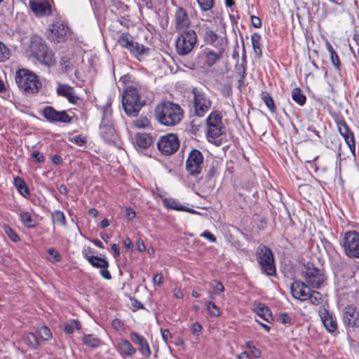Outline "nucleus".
Wrapping results in <instances>:
<instances>
[{
	"instance_id": "1",
	"label": "nucleus",
	"mask_w": 359,
	"mask_h": 359,
	"mask_svg": "<svg viewBox=\"0 0 359 359\" xmlns=\"http://www.w3.org/2000/svg\"><path fill=\"white\" fill-rule=\"evenodd\" d=\"M341 318L350 344H359V308L354 304H347L341 311Z\"/></svg>"
},
{
	"instance_id": "44",
	"label": "nucleus",
	"mask_w": 359,
	"mask_h": 359,
	"mask_svg": "<svg viewBox=\"0 0 359 359\" xmlns=\"http://www.w3.org/2000/svg\"><path fill=\"white\" fill-rule=\"evenodd\" d=\"M308 299H309L313 304L318 305L322 302V295L317 291L310 290L309 298Z\"/></svg>"
},
{
	"instance_id": "34",
	"label": "nucleus",
	"mask_w": 359,
	"mask_h": 359,
	"mask_svg": "<svg viewBox=\"0 0 359 359\" xmlns=\"http://www.w3.org/2000/svg\"><path fill=\"white\" fill-rule=\"evenodd\" d=\"M251 41L255 54L257 57H261L262 55L261 35L259 33L252 34L251 35Z\"/></svg>"
},
{
	"instance_id": "10",
	"label": "nucleus",
	"mask_w": 359,
	"mask_h": 359,
	"mask_svg": "<svg viewBox=\"0 0 359 359\" xmlns=\"http://www.w3.org/2000/svg\"><path fill=\"white\" fill-rule=\"evenodd\" d=\"M343 248L348 257L359 259V233L355 231L346 232L343 237Z\"/></svg>"
},
{
	"instance_id": "6",
	"label": "nucleus",
	"mask_w": 359,
	"mask_h": 359,
	"mask_svg": "<svg viewBox=\"0 0 359 359\" xmlns=\"http://www.w3.org/2000/svg\"><path fill=\"white\" fill-rule=\"evenodd\" d=\"M257 259L262 271L268 276L276 273L273 255L266 246L259 247L257 250Z\"/></svg>"
},
{
	"instance_id": "22",
	"label": "nucleus",
	"mask_w": 359,
	"mask_h": 359,
	"mask_svg": "<svg viewBox=\"0 0 359 359\" xmlns=\"http://www.w3.org/2000/svg\"><path fill=\"white\" fill-rule=\"evenodd\" d=\"M215 49L216 50H212L210 48H205L203 50V53L205 57V64L209 67L215 65L223 56L224 49Z\"/></svg>"
},
{
	"instance_id": "36",
	"label": "nucleus",
	"mask_w": 359,
	"mask_h": 359,
	"mask_svg": "<svg viewBox=\"0 0 359 359\" xmlns=\"http://www.w3.org/2000/svg\"><path fill=\"white\" fill-rule=\"evenodd\" d=\"M135 42L128 33H122L118 38V43L120 46L129 51L131 50Z\"/></svg>"
},
{
	"instance_id": "27",
	"label": "nucleus",
	"mask_w": 359,
	"mask_h": 359,
	"mask_svg": "<svg viewBox=\"0 0 359 359\" xmlns=\"http://www.w3.org/2000/svg\"><path fill=\"white\" fill-rule=\"evenodd\" d=\"M46 48L47 46L41 36L38 35H33L31 37L30 50L34 57Z\"/></svg>"
},
{
	"instance_id": "48",
	"label": "nucleus",
	"mask_w": 359,
	"mask_h": 359,
	"mask_svg": "<svg viewBox=\"0 0 359 359\" xmlns=\"http://www.w3.org/2000/svg\"><path fill=\"white\" fill-rule=\"evenodd\" d=\"M38 333L41 338L44 341H48L52 337L50 329L46 326L40 327L38 330Z\"/></svg>"
},
{
	"instance_id": "25",
	"label": "nucleus",
	"mask_w": 359,
	"mask_h": 359,
	"mask_svg": "<svg viewBox=\"0 0 359 359\" xmlns=\"http://www.w3.org/2000/svg\"><path fill=\"white\" fill-rule=\"evenodd\" d=\"M41 64L51 67L55 64V57L53 52L48 47L34 56Z\"/></svg>"
},
{
	"instance_id": "11",
	"label": "nucleus",
	"mask_w": 359,
	"mask_h": 359,
	"mask_svg": "<svg viewBox=\"0 0 359 359\" xmlns=\"http://www.w3.org/2000/svg\"><path fill=\"white\" fill-rule=\"evenodd\" d=\"M208 131L209 138L216 139L224 133V126L222 121V116L218 111H212L207 118Z\"/></svg>"
},
{
	"instance_id": "40",
	"label": "nucleus",
	"mask_w": 359,
	"mask_h": 359,
	"mask_svg": "<svg viewBox=\"0 0 359 359\" xmlns=\"http://www.w3.org/2000/svg\"><path fill=\"white\" fill-rule=\"evenodd\" d=\"M326 47L330 53V59H331L332 65L337 69H339V65H340V61H339V58L337 53L335 52L334 49L330 43H327Z\"/></svg>"
},
{
	"instance_id": "33",
	"label": "nucleus",
	"mask_w": 359,
	"mask_h": 359,
	"mask_svg": "<svg viewBox=\"0 0 359 359\" xmlns=\"http://www.w3.org/2000/svg\"><path fill=\"white\" fill-rule=\"evenodd\" d=\"M137 145L142 149H147L152 143V138L147 133H137L135 136Z\"/></svg>"
},
{
	"instance_id": "4",
	"label": "nucleus",
	"mask_w": 359,
	"mask_h": 359,
	"mask_svg": "<svg viewBox=\"0 0 359 359\" xmlns=\"http://www.w3.org/2000/svg\"><path fill=\"white\" fill-rule=\"evenodd\" d=\"M15 82L18 88L27 95H35L41 88V83L37 75L25 69L16 72Z\"/></svg>"
},
{
	"instance_id": "45",
	"label": "nucleus",
	"mask_w": 359,
	"mask_h": 359,
	"mask_svg": "<svg viewBox=\"0 0 359 359\" xmlns=\"http://www.w3.org/2000/svg\"><path fill=\"white\" fill-rule=\"evenodd\" d=\"M196 1L203 11L211 10L215 3V0H196Z\"/></svg>"
},
{
	"instance_id": "50",
	"label": "nucleus",
	"mask_w": 359,
	"mask_h": 359,
	"mask_svg": "<svg viewBox=\"0 0 359 359\" xmlns=\"http://www.w3.org/2000/svg\"><path fill=\"white\" fill-rule=\"evenodd\" d=\"M246 347L250 351V353L253 355V356L256 358H259L261 357V351L256 348L255 346L253 345L252 342L250 341H248L245 343Z\"/></svg>"
},
{
	"instance_id": "30",
	"label": "nucleus",
	"mask_w": 359,
	"mask_h": 359,
	"mask_svg": "<svg viewBox=\"0 0 359 359\" xmlns=\"http://www.w3.org/2000/svg\"><path fill=\"white\" fill-rule=\"evenodd\" d=\"M83 255L93 267L99 269L109 267V262L105 259L94 255H88L86 254L85 251H83Z\"/></svg>"
},
{
	"instance_id": "24",
	"label": "nucleus",
	"mask_w": 359,
	"mask_h": 359,
	"mask_svg": "<svg viewBox=\"0 0 359 359\" xmlns=\"http://www.w3.org/2000/svg\"><path fill=\"white\" fill-rule=\"evenodd\" d=\"M337 127L339 133L344 137L348 147L352 150L355 149V141L353 133L350 130L345 121H341L337 123Z\"/></svg>"
},
{
	"instance_id": "26",
	"label": "nucleus",
	"mask_w": 359,
	"mask_h": 359,
	"mask_svg": "<svg viewBox=\"0 0 359 359\" xmlns=\"http://www.w3.org/2000/svg\"><path fill=\"white\" fill-rule=\"evenodd\" d=\"M57 93L59 95L66 97L72 104L76 103L79 100V97L74 93L73 88L68 85H59L57 88Z\"/></svg>"
},
{
	"instance_id": "46",
	"label": "nucleus",
	"mask_w": 359,
	"mask_h": 359,
	"mask_svg": "<svg viewBox=\"0 0 359 359\" xmlns=\"http://www.w3.org/2000/svg\"><path fill=\"white\" fill-rule=\"evenodd\" d=\"M149 120L145 116H140L133 121V125L137 128H147L149 126Z\"/></svg>"
},
{
	"instance_id": "35",
	"label": "nucleus",
	"mask_w": 359,
	"mask_h": 359,
	"mask_svg": "<svg viewBox=\"0 0 359 359\" xmlns=\"http://www.w3.org/2000/svg\"><path fill=\"white\" fill-rule=\"evenodd\" d=\"M24 344L30 349H37L39 341L36 336L32 332H28L24 334L22 338Z\"/></svg>"
},
{
	"instance_id": "58",
	"label": "nucleus",
	"mask_w": 359,
	"mask_h": 359,
	"mask_svg": "<svg viewBox=\"0 0 359 359\" xmlns=\"http://www.w3.org/2000/svg\"><path fill=\"white\" fill-rule=\"evenodd\" d=\"M136 214L135 212L133 210V208L127 207L125 210V216L128 220H133Z\"/></svg>"
},
{
	"instance_id": "51",
	"label": "nucleus",
	"mask_w": 359,
	"mask_h": 359,
	"mask_svg": "<svg viewBox=\"0 0 359 359\" xmlns=\"http://www.w3.org/2000/svg\"><path fill=\"white\" fill-rule=\"evenodd\" d=\"M236 74L240 76V79L238 80L239 83V86H242L244 83V79L245 78V68L241 65L240 66H236Z\"/></svg>"
},
{
	"instance_id": "12",
	"label": "nucleus",
	"mask_w": 359,
	"mask_h": 359,
	"mask_svg": "<svg viewBox=\"0 0 359 359\" xmlns=\"http://www.w3.org/2000/svg\"><path fill=\"white\" fill-rule=\"evenodd\" d=\"M201 35L203 41L207 44L212 46L215 48L225 49L226 44V38L225 36L217 34L215 31L205 25L201 27Z\"/></svg>"
},
{
	"instance_id": "59",
	"label": "nucleus",
	"mask_w": 359,
	"mask_h": 359,
	"mask_svg": "<svg viewBox=\"0 0 359 359\" xmlns=\"http://www.w3.org/2000/svg\"><path fill=\"white\" fill-rule=\"evenodd\" d=\"M48 253L53 257V261L59 262L61 260V255L54 248H49Z\"/></svg>"
},
{
	"instance_id": "55",
	"label": "nucleus",
	"mask_w": 359,
	"mask_h": 359,
	"mask_svg": "<svg viewBox=\"0 0 359 359\" xmlns=\"http://www.w3.org/2000/svg\"><path fill=\"white\" fill-rule=\"evenodd\" d=\"M201 236L206 238L211 243H215L217 241L216 237L209 231H205L201 234Z\"/></svg>"
},
{
	"instance_id": "23",
	"label": "nucleus",
	"mask_w": 359,
	"mask_h": 359,
	"mask_svg": "<svg viewBox=\"0 0 359 359\" xmlns=\"http://www.w3.org/2000/svg\"><path fill=\"white\" fill-rule=\"evenodd\" d=\"M116 348L122 356L133 357L137 352L131 342L123 338L117 339Z\"/></svg>"
},
{
	"instance_id": "20",
	"label": "nucleus",
	"mask_w": 359,
	"mask_h": 359,
	"mask_svg": "<svg viewBox=\"0 0 359 359\" xmlns=\"http://www.w3.org/2000/svg\"><path fill=\"white\" fill-rule=\"evenodd\" d=\"M130 339L138 346V351L144 357L149 358L151 355V351L149 343L144 337L137 332H131L130 333Z\"/></svg>"
},
{
	"instance_id": "43",
	"label": "nucleus",
	"mask_w": 359,
	"mask_h": 359,
	"mask_svg": "<svg viewBox=\"0 0 359 359\" xmlns=\"http://www.w3.org/2000/svg\"><path fill=\"white\" fill-rule=\"evenodd\" d=\"M206 309L209 314L214 317H219L220 316V310L219 307L213 302H208L206 303Z\"/></svg>"
},
{
	"instance_id": "62",
	"label": "nucleus",
	"mask_w": 359,
	"mask_h": 359,
	"mask_svg": "<svg viewBox=\"0 0 359 359\" xmlns=\"http://www.w3.org/2000/svg\"><path fill=\"white\" fill-rule=\"evenodd\" d=\"M279 320L283 324H287L291 322V318L286 313H281L279 316Z\"/></svg>"
},
{
	"instance_id": "18",
	"label": "nucleus",
	"mask_w": 359,
	"mask_h": 359,
	"mask_svg": "<svg viewBox=\"0 0 359 359\" xmlns=\"http://www.w3.org/2000/svg\"><path fill=\"white\" fill-rule=\"evenodd\" d=\"M173 21L177 31L187 29L191 24L187 10L182 6L177 7L174 13Z\"/></svg>"
},
{
	"instance_id": "21",
	"label": "nucleus",
	"mask_w": 359,
	"mask_h": 359,
	"mask_svg": "<svg viewBox=\"0 0 359 359\" xmlns=\"http://www.w3.org/2000/svg\"><path fill=\"white\" fill-rule=\"evenodd\" d=\"M321 320L326 330L332 334L337 332L338 323L337 318L333 313L324 309L320 314Z\"/></svg>"
},
{
	"instance_id": "17",
	"label": "nucleus",
	"mask_w": 359,
	"mask_h": 359,
	"mask_svg": "<svg viewBox=\"0 0 359 359\" xmlns=\"http://www.w3.org/2000/svg\"><path fill=\"white\" fill-rule=\"evenodd\" d=\"M309 285L301 280H294L290 285L292 296L301 302L308 300L309 298Z\"/></svg>"
},
{
	"instance_id": "42",
	"label": "nucleus",
	"mask_w": 359,
	"mask_h": 359,
	"mask_svg": "<svg viewBox=\"0 0 359 359\" xmlns=\"http://www.w3.org/2000/svg\"><path fill=\"white\" fill-rule=\"evenodd\" d=\"M262 99L269 110L271 111H275L276 107L273 100L267 92L262 93Z\"/></svg>"
},
{
	"instance_id": "16",
	"label": "nucleus",
	"mask_w": 359,
	"mask_h": 359,
	"mask_svg": "<svg viewBox=\"0 0 359 359\" xmlns=\"http://www.w3.org/2000/svg\"><path fill=\"white\" fill-rule=\"evenodd\" d=\"M69 27L62 22H55L50 25L48 29V37L50 40L57 42L65 39Z\"/></svg>"
},
{
	"instance_id": "41",
	"label": "nucleus",
	"mask_w": 359,
	"mask_h": 359,
	"mask_svg": "<svg viewBox=\"0 0 359 359\" xmlns=\"http://www.w3.org/2000/svg\"><path fill=\"white\" fill-rule=\"evenodd\" d=\"M80 323L76 320H72L69 323H66L64 327V331L67 334H72L75 330H80Z\"/></svg>"
},
{
	"instance_id": "9",
	"label": "nucleus",
	"mask_w": 359,
	"mask_h": 359,
	"mask_svg": "<svg viewBox=\"0 0 359 359\" xmlns=\"http://www.w3.org/2000/svg\"><path fill=\"white\" fill-rule=\"evenodd\" d=\"M192 93L194 113L196 116L203 117L210 109L212 101L202 90L194 88Z\"/></svg>"
},
{
	"instance_id": "19",
	"label": "nucleus",
	"mask_w": 359,
	"mask_h": 359,
	"mask_svg": "<svg viewBox=\"0 0 359 359\" xmlns=\"http://www.w3.org/2000/svg\"><path fill=\"white\" fill-rule=\"evenodd\" d=\"M53 0H35L29 1L30 8L37 17L48 16L52 13Z\"/></svg>"
},
{
	"instance_id": "5",
	"label": "nucleus",
	"mask_w": 359,
	"mask_h": 359,
	"mask_svg": "<svg viewBox=\"0 0 359 359\" xmlns=\"http://www.w3.org/2000/svg\"><path fill=\"white\" fill-rule=\"evenodd\" d=\"M197 42L196 33L191 29L183 31L175 41L176 51L180 55H187Z\"/></svg>"
},
{
	"instance_id": "64",
	"label": "nucleus",
	"mask_w": 359,
	"mask_h": 359,
	"mask_svg": "<svg viewBox=\"0 0 359 359\" xmlns=\"http://www.w3.org/2000/svg\"><path fill=\"white\" fill-rule=\"evenodd\" d=\"M137 249L138 251L143 252L145 251L146 248L144 241L142 239H138L136 243Z\"/></svg>"
},
{
	"instance_id": "3",
	"label": "nucleus",
	"mask_w": 359,
	"mask_h": 359,
	"mask_svg": "<svg viewBox=\"0 0 359 359\" xmlns=\"http://www.w3.org/2000/svg\"><path fill=\"white\" fill-rule=\"evenodd\" d=\"M140 90L133 86H128L123 92L122 104L126 113L128 116H137L141 108L146 103V100Z\"/></svg>"
},
{
	"instance_id": "8",
	"label": "nucleus",
	"mask_w": 359,
	"mask_h": 359,
	"mask_svg": "<svg viewBox=\"0 0 359 359\" xmlns=\"http://www.w3.org/2000/svg\"><path fill=\"white\" fill-rule=\"evenodd\" d=\"M303 273L306 284L311 287L318 289L325 280L323 270L316 267L313 263L308 262Z\"/></svg>"
},
{
	"instance_id": "61",
	"label": "nucleus",
	"mask_w": 359,
	"mask_h": 359,
	"mask_svg": "<svg viewBox=\"0 0 359 359\" xmlns=\"http://www.w3.org/2000/svg\"><path fill=\"white\" fill-rule=\"evenodd\" d=\"M32 156L36 160L37 163H43L45 160L44 156L38 151H34Z\"/></svg>"
},
{
	"instance_id": "54",
	"label": "nucleus",
	"mask_w": 359,
	"mask_h": 359,
	"mask_svg": "<svg viewBox=\"0 0 359 359\" xmlns=\"http://www.w3.org/2000/svg\"><path fill=\"white\" fill-rule=\"evenodd\" d=\"M71 141L79 146H82L86 142V140L81 135L74 136L71 139Z\"/></svg>"
},
{
	"instance_id": "28",
	"label": "nucleus",
	"mask_w": 359,
	"mask_h": 359,
	"mask_svg": "<svg viewBox=\"0 0 359 359\" xmlns=\"http://www.w3.org/2000/svg\"><path fill=\"white\" fill-rule=\"evenodd\" d=\"M163 204L165 205V206H166L167 208H170V209L187 212L192 213V214L197 213V212L195 210L190 208L185 207V206L181 205L179 203V201H177L173 198H171L163 199Z\"/></svg>"
},
{
	"instance_id": "38",
	"label": "nucleus",
	"mask_w": 359,
	"mask_h": 359,
	"mask_svg": "<svg viewBox=\"0 0 359 359\" xmlns=\"http://www.w3.org/2000/svg\"><path fill=\"white\" fill-rule=\"evenodd\" d=\"M291 96L292 100L300 106L304 105L306 102V97L299 88H295L292 90Z\"/></svg>"
},
{
	"instance_id": "32",
	"label": "nucleus",
	"mask_w": 359,
	"mask_h": 359,
	"mask_svg": "<svg viewBox=\"0 0 359 359\" xmlns=\"http://www.w3.org/2000/svg\"><path fill=\"white\" fill-rule=\"evenodd\" d=\"M14 185L19 194L23 197L26 198L29 197L30 192L29 188L22 178L18 176L14 177Z\"/></svg>"
},
{
	"instance_id": "63",
	"label": "nucleus",
	"mask_w": 359,
	"mask_h": 359,
	"mask_svg": "<svg viewBox=\"0 0 359 359\" xmlns=\"http://www.w3.org/2000/svg\"><path fill=\"white\" fill-rule=\"evenodd\" d=\"M100 273L104 278L107 280H110L111 278V275L107 270V268H102L100 271Z\"/></svg>"
},
{
	"instance_id": "2",
	"label": "nucleus",
	"mask_w": 359,
	"mask_h": 359,
	"mask_svg": "<svg viewBox=\"0 0 359 359\" xmlns=\"http://www.w3.org/2000/svg\"><path fill=\"white\" fill-rule=\"evenodd\" d=\"M183 109L181 107L172 102H164L158 104L154 110L156 121L165 126L177 125L183 118Z\"/></svg>"
},
{
	"instance_id": "47",
	"label": "nucleus",
	"mask_w": 359,
	"mask_h": 359,
	"mask_svg": "<svg viewBox=\"0 0 359 359\" xmlns=\"http://www.w3.org/2000/svg\"><path fill=\"white\" fill-rule=\"evenodd\" d=\"M53 219L57 224L65 225V216L64 213L60 210H55L53 213Z\"/></svg>"
},
{
	"instance_id": "14",
	"label": "nucleus",
	"mask_w": 359,
	"mask_h": 359,
	"mask_svg": "<svg viewBox=\"0 0 359 359\" xmlns=\"http://www.w3.org/2000/svg\"><path fill=\"white\" fill-rule=\"evenodd\" d=\"M158 149L163 154L170 155L179 149L180 141L175 134H168L160 138Z\"/></svg>"
},
{
	"instance_id": "31",
	"label": "nucleus",
	"mask_w": 359,
	"mask_h": 359,
	"mask_svg": "<svg viewBox=\"0 0 359 359\" xmlns=\"http://www.w3.org/2000/svg\"><path fill=\"white\" fill-rule=\"evenodd\" d=\"M255 312L259 316L266 322L269 323L273 320L272 313L270 309L262 303H258L255 306Z\"/></svg>"
},
{
	"instance_id": "29",
	"label": "nucleus",
	"mask_w": 359,
	"mask_h": 359,
	"mask_svg": "<svg viewBox=\"0 0 359 359\" xmlns=\"http://www.w3.org/2000/svg\"><path fill=\"white\" fill-rule=\"evenodd\" d=\"M138 60H142L149 54V48L137 42H135L130 51Z\"/></svg>"
},
{
	"instance_id": "53",
	"label": "nucleus",
	"mask_w": 359,
	"mask_h": 359,
	"mask_svg": "<svg viewBox=\"0 0 359 359\" xmlns=\"http://www.w3.org/2000/svg\"><path fill=\"white\" fill-rule=\"evenodd\" d=\"M202 330V325L201 323L196 322L191 327V333L196 336H198Z\"/></svg>"
},
{
	"instance_id": "15",
	"label": "nucleus",
	"mask_w": 359,
	"mask_h": 359,
	"mask_svg": "<svg viewBox=\"0 0 359 359\" xmlns=\"http://www.w3.org/2000/svg\"><path fill=\"white\" fill-rule=\"evenodd\" d=\"M41 115L50 123L60 122L68 123L72 121V117L66 111H57L51 106L43 108Z\"/></svg>"
},
{
	"instance_id": "39",
	"label": "nucleus",
	"mask_w": 359,
	"mask_h": 359,
	"mask_svg": "<svg viewBox=\"0 0 359 359\" xmlns=\"http://www.w3.org/2000/svg\"><path fill=\"white\" fill-rule=\"evenodd\" d=\"M20 218L22 223L28 228L34 227L36 225L35 221L32 219L31 214L28 212H22L20 214Z\"/></svg>"
},
{
	"instance_id": "7",
	"label": "nucleus",
	"mask_w": 359,
	"mask_h": 359,
	"mask_svg": "<svg viewBox=\"0 0 359 359\" xmlns=\"http://www.w3.org/2000/svg\"><path fill=\"white\" fill-rule=\"evenodd\" d=\"M100 135L106 142H114L116 139V133L112 123L111 109L106 107L103 109V116L100 125Z\"/></svg>"
},
{
	"instance_id": "49",
	"label": "nucleus",
	"mask_w": 359,
	"mask_h": 359,
	"mask_svg": "<svg viewBox=\"0 0 359 359\" xmlns=\"http://www.w3.org/2000/svg\"><path fill=\"white\" fill-rule=\"evenodd\" d=\"M10 50L5 44L0 41V62H4L9 58Z\"/></svg>"
},
{
	"instance_id": "57",
	"label": "nucleus",
	"mask_w": 359,
	"mask_h": 359,
	"mask_svg": "<svg viewBox=\"0 0 359 359\" xmlns=\"http://www.w3.org/2000/svg\"><path fill=\"white\" fill-rule=\"evenodd\" d=\"M112 327L116 330H122L123 329V323L120 319H114L111 322Z\"/></svg>"
},
{
	"instance_id": "37",
	"label": "nucleus",
	"mask_w": 359,
	"mask_h": 359,
	"mask_svg": "<svg viewBox=\"0 0 359 359\" xmlns=\"http://www.w3.org/2000/svg\"><path fill=\"white\" fill-rule=\"evenodd\" d=\"M83 343L88 347L96 348L100 345V340L93 334H86L83 337Z\"/></svg>"
},
{
	"instance_id": "52",
	"label": "nucleus",
	"mask_w": 359,
	"mask_h": 359,
	"mask_svg": "<svg viewBox=\"0 0 359 359\" xmlns=\"http://www.w3.org/2000/svg\"><path fill=\"white\" fill-rule=\"evenodd\" d=\"M6 233H7L8 236L14 242H17L20 240V237L15 232L14 230H13L11 227H6Z\"/></svg>"
},
{
	"instance_id": "56",
	"label": "nucleus",
	"mask_w": 359,
	"mask_h": 359,
	"mask_svg": "<svg viewBox=\"0 0 359 359\" xmlns=\"http://www.w3.org/2000/svg\"><path fill=\"white\" fill-rule=\"evenodd\" d=\"M250 21L252 25L255 28H260L262 27V20L260 18L255 15H251Z\"/></svg>"
},
{
	"instance_id": "60",
	"label": "nucleus",
	"mask_w": 359,
	"mask_h": 359,
	"mask_svg": "<svg viewBox=\"0 0 359 359\" xmlns=\"http://www.w3.org/2000/svg\"><path fill=\"white\" fill-rule=\"evenodd\" d=\"M212 287L217 292H222L224 290V287L222 283L219 281L215 280L211 283Z\"/></svg>"
},
{
	"instance_id": "13",
	"label": "nucleus",
	"mask_w": 359,
	"mask_h": 359,
	"mask_svg": "<svg viewBox=\"0 0 359 359\" xmlns=\"http://www.w3.org/2000/svg\"><path fill=\"white\" fill-rule=\"evenodd\" d=\"M203 163V156L202 153L193 149L189 154L186 161V170L189 175L196 176L201 172Z\"/></svg>"
}]
</instances>
